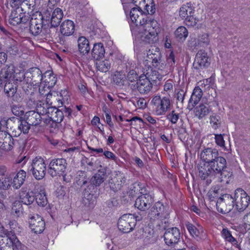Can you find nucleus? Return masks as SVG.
<instances>
[{
    "instance_id": "28",
    "label": "nucleus",
    "mask_w": 250,
    "mask_h": 250,
    "mask_svg": "<svg viewBox=\"0 0 250 250\" xmlns=\"http://www.w3.org/2000/svg\"><path fill=\"white\" fill-rule=\"evenodd\" d=\"M107 177L106 169L104 168L98 170L97 172L92 177L90 182L96 187L100 186L106 179Z\"/></svg>"
},
{
    "instance_id": "42",
    "label": "nucleus",
    "mask_w": 250,
    "mask_h": 250,
    "mask_svg": "<svg viewBox=\"0 0 250 250\" xmlns=\"http://www.w3.org/2000/svg\"><path fill=\"white\" fill-rule=\"evenodd\" d=\"M22 10L23 9L22 7H19L18 6L12 11L9 19L11 24L16 25L19 24L20 21V19H21V14L23 13L22 12Z\"/></svg>"
},
{
    "instance_id": "30",
    "label": "nucleus",
    "mask_w": 250,
    "mask_h": 250,
    "mask_svg": "<svg viewBox=\"0 0 250 250\" xmlns=\"http://www.w3.org/2000/svg\"><path fill=\"white\" fill-rule=\"evenodd\" d=\"M13 174L12 186L15 189L19 188L23 184L26 177V172L23 170H20L16 174Z\"/></svg>"
},
{
    "instance_id": "37",
    "label": "nucleus",
    "mask_w": 250,
    "mask_h": 250,
    "mask_svg": "<svg viewBox=\"0 0 250 250\" xmlns=\"http://www.w3.org/2000/svg\"><path fill=\"white\" fill-rule=\"evenodd\" d=\"M50 78H52L51 81H48L47 79L43 80L45 83L44 86H42V84L39 85V91L41 95L46 96L47 98V91H51L50 90V87L54 86L56 83V79L54 75H51Z\"/></svg>"
},
{
    "instance_id": "1",
    "label": "nucleus",
    "mask_w": 250,
    "mask_h": 250,
    "mask_svg": "<svg viewBox=\"0 0 250 250\" xmlns=\"http://www.w3.org/2000/svg\"><path fill=\"white\" fill-rule=\"evenodd\" d=\"M132 34L142 42L153 44L158 40L161 31L160 24L144 13L139 7H134L130 12Z\"/></svg>"
},
{
    "instance_id": "4",
    "label": "nucleus",
    "mask_w": 250,
    "mask_h": 250,
    "mask_svg": "<svg viewBox=\"0 0 250 250\" xmlns=\"http://www.w3.org/2000/svg\"><path fill=\"white\" fill-rule=\"evenodd\" d=\"M23 80L22 81L20 80L23 83H26V87L23 86V90L26 93L28 90V88L31 89V86L41 84V82L43 80V76L42 71L37 67L32 68L29 71L26 72L23 75Z\"/></svg>"
},
{
    "instance_id": "62",
    "label": "nucleus",
    "mask_w": 250,
    "mask_h": 250,
    "mask_svg": "<svg viewBox=\"0 0 250 250\" xmlns=\"http://www.w3.org/2000/svg\"><path fill=\"white\" fill-rule=\"evenodd\" d=\"M198 41L199 44L202 46L208 45L209 43V39L208 38V34H204L199 37Z\"/></svg>"
},
{
    "instance_id": "45",
    "label": "nucleus",
    "mask_w": 250,
    "mask_h": 250,
    "mask_svg": "<svg viewBox=\"0 0 250 250\" xmlns=\"http://www.w3.org/2000/svg\"><path fill=\"white\" fill-rule=\"evenodd\" d=\"M202 96L203 92L202 89L199 86H196L193 89L189 99V102L194 105H196L200 101Z\"/></svg>"
},
{
    "instance_id": "19",
    "label": "nucleus",
    "mask_w": 250,
    "mask_h": 250,
    "mask_svg": "<svg viewBox=\"0 0 250 250\" xmlns=\"http://www.w3.org/2000/svg\"><path fill=\"white\" fill-rule=\"evenodd\" d=\"M15 145L14 140L11 135L5 131L0 132V148L8 151L12 150Z\"/></svg>"
},
{
    "instance_id": "36",
    "label": "nucleus",
    "mask_w": 250,
    "mask_h": 250,
    "mask_svg": "<svg viewBox=\"0 0 250 250\" xmlns=\"http://www.w3.org/2000/svg\"><path fill=\"white\" fill-rule=\"evenodd\" d=\"M4 51L10 55H17L19 52L18 42L13 39H8L5 42Z\"/></svg>"
},
{
    "instance_id": "21",
    "label": "nucleus",
    "mask_w": 250,
    "mask_h": 250,
    "mask_svg": "<svg viewBox=\"0 0 250 250\" xmlns=\"http://www.w3.org/2000/svg\"><path fill=\"white\" fill-rule=\"evenodd\" d=\"M29 223L30 229L35 233H41L44 229L45 222L38 214L32 216Z\"/></svg>"
},
{
    "instance_id": "48",
    "label": "nucleus",
    "mask_w": 250,
    "mask_h": 250,
    "mask_svg": "<svg viewBox=\"0 0 250 250\" xmlns=\"http://www.w3.org/2000/svg\"><path fill=\"white\" fill-rule=\"evenodd\" d=\"M209 112L208 107L204 104H200L195 108V116L199 119H202L206 116Z\"/></svg>"
},
{
    "instance_id": "27",
    "label": "nucleus",
    "mask_w": 250,
    "mask_h": 250,
    "mask_svg": "<svg viewBox=\"0 0 250 250\" xmlns=\"http://www.w3.org/2000/svg\"><path fill=\"white\" fill-rule=\"evenodd\" d=\"M36 109L41 116H48L50 113L55 110V106H51L46 101V102L40 101L37 104Z\"/></svg>"
},
{
    "instance_id": "63",
    "label": "nucleus",
    "mask_w": 250,
    "mask_h": 250,
    "mask_svg": "<svg viewBox=\"0 0 250 250\" xmlns=\"http://www.w3.org/2000/svg\"><path fill=\"white\" fill-rule=\"evenodd\" d=\"M215 140L217 145L223 148H225V141L222 134H215Z\"/></svg>"
},
{
    "instance_id": "55",
    "label": "nucleus",
    "mask_w": 250,
    "mask_h": 250,
    "mask_svg": "<svg viewBox=\"0 0 250 250\" xmlns=\"http://www.w3.org/2000/svg\"><path fill=\"white\" fill-rule=\"evenodd\" d=\"M148 79L151 82H156L157 80H160L161 79V76L156 71H152V69L150 70V72H147L146 75V78Z\"/></svg>"
},
{
    "instance_id": "14",
    "label": "nucleus",
    "mask_w": 250,
    "mask_h": 250,
    "mask_svg": "<svg viewBox=\"0 0 250 250\" xmlns=\"http://www.w3.org/2000/svg\"><path fill=\"white\" fill-rule=\"evenodd\" d=\"M164 238L165 243L169 246H172L178 243L181 238L180 230L176 227H173L167 229L164 234Z\"/></svg>"
},
{
    "instance_id": "56",
    "label": "nucleus",
    "mask_w": 250,
    "mask_h": 250,
    "mask_svg": "<svg viewBox=\"0 0 250 250\" xmlns=\"http://www.w3.org/2000/svg\"><path fill=\"white\" fill-rule=\"evenodd\" d=\"M184 20L185 23L187 26L191 27L195 26L199 21L198 19L194 17L193 14H191Z\"/></svg>"
},
{
    "instance_id": "61",
    "label": "nucleus",
    "mask_w": 250,
    "mask_h": 250,
    "mask_svg": "<svg viewBox=\"0 0 250 250\" xmlns=\"http://www.w3.org/2000/svg\"><path fill=\"white\" fill-rule=\"evenodd\" d=\"M179 118V114L175 112V111L172 110L167 116V119L173 124H176Z\"/></svg>"
},
{
    "instance_id": "6",
    "label": "nucleus",
    "mask_w": 250,
    "mask_h": 250,
    "mask_svg": "<svg viewBox=\"0 0 250 250\" xmlns=\"http://www.w3.org/2000/svg\"><path fill=\"white\" fill-rule=\"evenodd\" d=\"M28 170L36 180L42 179L46 171V165L44 159L41 157H36L33 159Z\"/></svg>"
},
{
    "instance_id": "60",
    "label": "nucleus",
    "mask_w": 250,
    "mask_h": 250,
    "mask_svg": "<svg viewBox=\"0 0 250 250\" xmlns=\"http://www.w3.org/2000/svg\"><path fill=\"white\" fill-rule=\"evenodd\" d=\"M19 125L20 126V127L21 128V133L24 134L28 133L31 125L25 120H20Z\"/></svg>"
},
{
    "instance_id": "51",
    "label": "nucleus",
    "mask_w": 250,
    "mask_h": 250,
    "mask_svg": "<svg viewBox=\"0 0 250 250\" xmlns=\"http://www.w3.org/2000/svg\"><path fill=\"white\" fill-rule=\"evenodd\" d=\"M35 200L40 206L44 207L47 203V198L43 190H41L35 195Z\"/></svg>"
},
{
    "instance_id": "3",
    "label": "nucleus",
    "mask_w": 250,
    "mask_h": 250,
    "mask_svg": "<svg viewBox=\"0 0 250 250\" xmlns=\"http://www.w3.org/2000/svg\"><path fill=\"white\" fill-rule=\"evenodd\" d=\"M47 13L42 15L41 12H36L31 17L29 22V30L34 36L39 35L42 29L45 30L49 26V16Z\"/></svg>"
},
{
    "instance_id": "26",
    "label": "nucleus",
    "mask_w": 250,
    "mask_h": 250,
    "mask_svg": "<svg viewBox=\"0 0 250 250\" xmlns=\"http://www.w3.org/2000/svg\"><path fill=\"white\" fill-rule=\"evenodd\" d=\"M20 202L26 205H31L35 200V195L33 192L27 191V189L22 188L19 192Z\"/></svg>"
},
{
    "instance_id": "8",
    "label": "nucleus",
    "mask_w": 250,
    "mask_h": 250,
    "mask_svg": "<svg viewBox=\"0 0 250 250\" xmlns=\"http://www.w3.org/2000/svg\"><path fill=\"white\" fill-rule=\"evenodd\" d=\"M140 220L139 216H135L131 214H124L118 220V229L124 233L129 232L134 229L136 222Z\"/></svg>"
},
{
    "instance_id": "47",
    "label": "nucleus",
    "mask_w": 250,
    "mask_h": 250,
    "mask_svg": "<svg viewBox=\"0 0 250 250\" xmlns=\"http://www.w3.org/2000/svg\"><path fill=\"white\" fill-rule=\"evenodd\" d=\"M48 116H50L53 122L55 123L56 126L57 124L61 123L62 121L64 115L62 111L55 107V110L50 113Z\"/></svg>"
},
{
    "instance_id": "57",
    "label": "nucleus",
    "mask_w": 250,
    "mask_h": 250,
    "mask_svg": "<svg viewBox=\"0 0 250 250\" xmlns=\"http://www.w3.org/2000/svg\"><path fill=\"white\" fill-rule=\"evenodd\" d=\"M167 63L169 67L170 71H173L175 66L176 61L175 56L173 52H171L167 58Z\"/></svg>"
},
{
    "instance_id": "64",
    "label": "nucleus",
    "mask_w": 250,
    "mask_h": 250,
    "mask_svg": "<svg viewBox=\"0 0 250 250\" xmlns=\"http://www.w3.org/2000/svg\"><path fill=\"white\" fill-rule=\"evenodd\" d=\"M21 4L23 8L27 7L28 9H31L35 5V0H23Z\"/></svg>"
},
{
    "instance_id": "7",
    "label": "nucleus",
    "mask_w": 250,
    "mask_h": 250,
    "mask_svg": "<svg viewBox=\"0 0 250 250\" xmlns=\"http://www.w3.org/2000/svg\"><path fill=\"white\" fill-rule=\"evenodd\" d=\"M18 82L15 78V71L12 64L6 65L0 71V86L4 85V90L7 85H16Z\"/></svg>"
},
{
    "instance_id": "11",
    "label": "nucleus",
    "mask_w": 250,
    "mask_h": 250,
    "mask_svg": "<svg viewBox=\"0 0 250 250\" xmlns=\"http://www.w3.org/2000/svg\"><path fill=\"white\" fill-rule=\"evenodd\" d=\"M234 200L235 207L239 212L243 211L248 207L250 198L246 191L241 188L235 190Z\"/></svg>"
},
{
    "instance_id": "59",
    "label": "nucleus",
    "mask_w": 250,
    "mask_h": 250,
    "mask_svg": "<svg viewBox=\"0 0 250 250\" xmlns=\"http://www.w3.org/2000/svg\"><path fill=\"white\" fill-rule=\"evenodd\" d=\"M11 109L13 114L17 116H21L24 114L22 108L19 106V105L16 104H11Z\"/></svg>"
},
{
    "instance_id": "12",
    "label": "nucleus",
    "mask_w": 250,
    "mask_h": 250,
    "mask_svg": "<svg viewBox=\"0 0 250 250\" xmlns=\"http://www.w3.org/2000/svg\"><path fill=\"white\" fill-rule=\"evenodd\" d=\"M147 57L151 60V63L155 68L163 70L165 66V61L162 59V54L158 47H153L149 49L147 53Z\"/></svg>"
},
{
    "instance_id": "15",
    "label": "nucleus",
    "mask_w": 250,
    "mask_h": 250,
    "mask_svg": "<svg viewBox=\"0 0 250 250\" xmlns=\"http://www.w3.org/2000/svg\"><path fill=\"white\" fill-rule=\"evenodd\" d=\"M210 65V60L207 53L203 50H199L197 53L193 63V67L197 70L203 69Z\"/></svg>"
},
{
    "instance_id": "5",
    "label": "nucleus",
    "mask_w": 250,
    "mask_h": 250,
    "mask_svg": "<svg viewBox=\"0 0 250 250\" xmlns=\"http://www.w3.org/2000/svg\"><path fill=\"white\" fill-rule=\"evenodd\" d=\"M151 104L157 115H164L170 109L172 103L169 96L161 97L155 96L151 100Z\"/></svg>"
},
{
    "instance_id": "16",
    "label": "nucleus",
    "mask_w": 250,
    "mask_h": 250,
    "mask_svg": "<svg viewBox=\"0 0 250 250\" xmlns=\"http://www.w3.org/2000/svg\"><path fill=\"white\" fill-rule=\"evenodd\" d=\"M130 88L132 91L137 90L141 94H147L152 88V84L148 79L140 78L136 83L130 84Z\"/></svg>"
},
{
    "instance_id": "34",
    "label": "nucleus",
    "mask_w": 250,
    "mask_h": 250,
    "mask_svg": "<svg viewBox=\"0 0 250 250\" xmlns=\"http://www.w3.org/2000/svg\"><path fill=\"white\" fill-rule=\"evenodd\" d=\"M215 178L217 179L218 181L222 183L223 185H225L229 184L231 182L233 177L231 171H228L226 168H224L221 172H219V174L216 175Z\"/></svg>"
},
{
    "instance_id": "20",
    "label": "nucleus",
    "mask_w": 250,
    "mask_h": 250,
    "mask_svg": "<svg viewBox=\"0 0 250 250\" xmlns=\"http://www.w3.org/2000/svg\"><path fill=\"white\" fill-rule=\"evenodd\" d=\"M166 208L160 202H156L152 207L148 215L150 219L155 220L159 218H165Z\"/></svg>"
},
{
    "instance_id": "58",
    "label": "nucleus",
    "mask_w": 250,
    "mask_h": 250,
    "mask_svg": "<svg viewBox=\"0 0 250 250\" xmlns=\"http://www.w3.org/2000/svg\"><path fill=\"white\" fill-rule=\"evenodd\" d=\"M93 195L88 194L87 197H84L83 202L85 206L89 208H93L95 205V200L93 199Z\"/></svg>"
},
{
    "instance_id": "17",
    "label": "nucleus",
    "mask_w": 250,
    "mask_h": 250,
    "mask_svg": "<svg viewBox=\"0 0 250 250\" xmlns=\"http://www.w3.org/2000/svg\"><path fill=\"white\" fill-rule=\"evenodd\" d=\"M126 181L125 174L120 171H114V175L109 181L110 188L114 191L120 190Z\"/></svg>"
},
{
    "instance_id": "38",
    "label": "nucleus",
    "mask_w": 250,
    "mask_h": 250,
    "mask_svg": "<svg viewBox=\"0 0 250 250\" xmlns=\"http://www.w3.org/2000/svg\"><path fill=\"white\" fill-rule=\"evenodd\" d=\"M105 54V49L103 44L99 42L95 43L91 50L92 57L96 60L103 58Z\"/></svg>"
},
{
    "instance_id": "22",
    "label": "nucleus",
    "mask_w": 250,
    "mask_h": 250,
    "mask_svg": "<svg viewBox=\"0 0 250 250\" xmlns=\"http://www.w3.org/2000/svg\"><path fill=\"white\" fill-rule=\"evenodd\" d=\"M13 174H8L0 178V199L4 200L7 197L6 190L9 189L12 184Z\"/></svg>"
},
{
    "instance_id": "52",
    "label": "nucleus",
    "mask_w": 250,
    "mask_h": 250,
    "mask_svg": "<svg viewBox=\"0 0 250 250\" xmlns=\"http://www.w3.org/2000/svg\"><path fill=\"white\" fill-rule=\"evenodd\" d=\"M12 213L17 216H20L22 212V205L19 201H16L13 203Z\"/></svg>"
},
{
    "instance_id": "32",
    "label": "nucleus",
    "mask_w": 250,
    "mask_h": 250,
    "mask_svg": "<svg viewBox=\"0 0 250 250\" xmlns=\"http://www.w3.org/2000/svg\"><path fill=\"white\" fill-rule=\"evenodd\" d=\"M194 7L191 2H187L182 5L179 10V17L183 20L194 13Z\"/></svg>"
},
{
    "instance_id": "2",
    "label": "nucleus",
    "mask_w": 250,
    "mask_h": 250,
    "mask_svg": "<svg viewBox=\"0 0 250 250\" xmlns=\"http://www.w3.org/2000/svg\"><path fill=\"white\" fill-rule=\"evenodd\" d=\"M226 168V160L223 157L220 156L213 161L210 162V163L204 164L203 166H199V176L202 180L207 179V182L210 184L220 172Z\"/></svg>"
},
{
    "instance_id": "31",
    "label": "nucleus",
    "mask_w": 250,
    "mask_h": 250,
    "mask_svg": "<svg viewBox=\"0 0 250 250\" xmlns=\"http://www.w3.org/2000/svg\"><path fill=\"white\" fill-rule=\"evenodd\" d=\"M78 50L83 55H87L90 51L89 41L84 36H81L77 40Z\"/></svg>"
},
{
    "instance_id": "35",
    "label": "nucleus",
    "mask_w": 250,
    "mask_h": 250,
    "mask_svg": "<svg viewBox=\"0 0 250 250\" xmlns=\"http://www.w3.org/2000/svg\"><path fill=\"white\" fill-rule=\"evenodd\" d=\"M75 30V25L71 20L64 21L61 24L60 31L61 33L65 36H68L72 35Z\"/></svg>"
},
{
    "instance_id": "18",
    "label": "nucleus",
    "mask_w": 250,
    "mask_h": 250,
    "mask_svg": "<svg viewBox=\"0 0 250 250\" xmlns=\"http://www.w3.org/2000/svg\"><path fill=\"white\" fill-rule=\"evenodd\" d=\"M66 92L65 90H61L59 93L55 91H47V98L46 101L50 105L54 104L58 107L62 106L64 103V100L63 95Z\"/></svg>"
},
{
    "instance_id": "46",
    "label": "nucleus",
    "mask_w": 250,
    "mask_h": 250,
    "mask_svg": "<svg viewBox=\"0 0 250 250\" xmlns=\"http://www.w3.org/2000/svg\"><path fill=\"white\" fill-rule=\"evenodd\" d=\"M96 65L98 70L102 72H107L111 67L110 60L104 59V60H96Z\"/></svg>"
},
{
    "instance_id": "49",
    "label": "nucleus",
    "mask_w": 250,
    "mask_h": 250,
    "mask_svg": "<svg viewBox=\"0 0 250 250\" xmlns=\"http://www.w3.org/2000/svg\"><path fill=\"white\" fill-rule=\"evenodd\" d=\"M113 81L114 83L119 86L125 85V74L121 71H116L113 76Z\"/></svg>"
},
{
    "instance_id": "9",
    "label": "nucleus",
    "mask_w": 250,
    "mask_h": 250,
    "mask_svg": "<svg viewBox=\"0 0 250 250\" xmlns=\"http://www.w3.org/2000/svg\"><path fill=\"white\" fill-rule=\"evenodd\" d=\"M67 164L65 159L57 158L52 160L49 164L48 173L53 177L63 175L65 173Z\"/></svg>"
},
{
    "instance_id": "39",
    "label": "nucleus",
    "mask_w": 250,
    "mask_h": 250,
    "mask_svg": "<svg viewBox=\"0 0 250 250\" xmlns=\"http://www.w3.org/2000/svg\"><path fill=\"white\" fill-rule=\"evenodd\" d=\"M63 17V12L61 9L56 8L52 14L51 19H49V23L51 27H57L60 23Z\"/></svg>"
},
{
    "instance_id": "44",
    "label": "nucleus",
    "mask_w": 250,
    "mask_h": 250,
    "mask_svg": "<svg viewBox=\"0 0 250 250\" xmlns=\"http://www.w3.org/2000/svg\"><path fill=\"white\" fill-rule=\"evenodd\" d=\"M143 241L146 245L154 243L157 239L154 235V231L150 229H146L143 236Z\"/></svg>"
},
{
    "instance_id": "40",
    "label": "nucleus",
    "mask_w": 250,
    "mask_h": 250,
    "mask_svg": "<svg viewBox=\"0 0 250 250\" xmlns=\"http://www.w3.org/2000/svg\"><path fill=\"white\" fill-rule=\"evenodd\" d=\"M221 235L226 241L230 243L239 250H242L240 244L238 243L236 239L232 236L231 232L227 228H224L222 229Z\"/></svg>"
},
{
    "instance_id": "23",
    "label": "nucleus",
    "mask_w": 250,
    "mask_h": 250,
    "mask_svg": "<svg viewBox=\"0 0 250 250\" xmlns=\"http://www.w3.org/2000/svg\"><path fill=\"white\" fill-rule=\"evenodd\" d=\"M153 202L151 196L148 194H144L139 196L135 201V207L141 210L148 209Z\"/></svg>"
},
{
    "instance_id": "24",
    "label": "nucleus",
    "mask_w": 250,
    "mask_h": 250,
    "mask_svg": "<svg viewBox=\"0 0 250 250\" xmlns=\"http://www.w3.org/2000/svg\"><path fill=\"white\" fill-rule=\"evenodd\" d=\"M219 152L217 149L212 148H207L204 149L200 153V158L205 164L210 163L219 157Z\"/></svg>"
},
{
    "instance_id": "41",
    "label": "nucleus",
    "mask_w": 250,
    "mask_h": 250,
    "mask_svg": "<svg viewBox=\"0 0 250 250\" xmlns=\"http://www.w3.org/2000/svg\"><path fill=\"white\" fill-rule=\"evenodd\" d=\"M129 62L126 64V69L127 70V75L126 78L127 84L130 87V84L136 83V82H138L139 76L137 72L133 69L134 66H132L131 69L130 67H128Z\"/></svg>"
},
{
    "instance_id": "10",
    "label": "nucleus",
    "mask_w": 250,
    "mask_h": 250,
    "mask_svg": "<svg viewBox=\"0 0 250 250\" xmlns=\"http://www.w3.org/2000/svg\"><path fill=\"white\" fill-rule=\"evenodd\" d=\"M234 203V197L229 194H224L216 202L217 210L223 214L229 213L233 209Z\"/></svg>"
},
{
    "instance_id": "43",
    "label": "nucleus",
    "mask_w": 250,
    "mask_h": 250,
    "mask_svg": "<svg viewBox=\"0 0 250 250\" xmlns=\"http://www.w3.org/2000/svg\"><path fill=\"white\" fill-rule=\"evenodd\" d=\"M188 35L187 29L183 26H179L174 32L175 38L179 42H184Z\"/></svg>"
},
{
    "instance_id": "25",
    "label": "nucleus",
    "mask_w": 250,
    "mask_h": 250,
    "mask_svg": "<svg viewBox=\"0 0 250 250\" xmlns=\"http://www.w3.org/2000/svg\"><path fill=\"white\" fill-rule=\"evenodd\" d=\"M18 85H10L8 84L6 85L4 91L7 96L10 97L11 99V104H15L14 103H20L21 102L22 98L20 94L17 92Z\"/></svg>"
},
{
    "instance_id": "50",
    "label": "nucleus",
    "mask_w": 250,
    "mask_h": 250,
    "mask_svg": "<svg viewBox=\"0 0 250 250\" xmlns=\"http://www.w3.org/2000/svg\"><path fill=\"white\" fill-rule=\"evenodd\" d=\"M76 183L81 187L85 186L88 182L89 178L85 171H79L76 177Z\"/></svg>"
},
{
    "instance_id": "13",
    "label": "nucleus",
    "mask_w": 250,
    "mask_h": 250,
    "mask_svg": "<svg viewBox=\"0 0 250 250\" xmlns=\"http://www.w3.org/2000/svg\"><path fill=\"white\" fill-rule=\"evenodd\" d=\"M20 242L14 234L8 233L0 235V248L1 250H15Z\"/></svg>"
},
{
    "instance_id": "53",
    "label": "nucleus",
    "mask_w": 250,
    "mask_h": 250,
    "mask_svg": "<svg viewBox=\"0 0 250 250\" xmlns=\"http://www.w3.org/2000/svg\"><path fill=\"white\" fill-rule=\"evenodd\" d=\"M185 225L190 234L193 237L196 238L199 236L200 232L195 226L188 222H186Z\"/></svg>"
},
{
    "instance_id": "33",
    "label": "nucleus",
    "mask_w": 250,
    "mask_h": 250,
    "mask_svg": "<svg viewBox=\"0 0 250 250\" xmlns=\"http://www.w3.org/2000/svg\"><path fill=\"white\" fill-rule=\"evenodd\" d=\"M19 124L20 120L18 118H16L14 121L9 120L6 122V128L11 131L12 134L16 137L20 136L21 133Z\"/></svg>"
},
{
    "instance_id": "54",
    "label": "nucleus",
    "mask_w": 250,
    "mask_h": 250,
    "mask_svg": "<svg viewBox=\"0 0 250 250\" xmlns=\"http://www.w3.org/2000/svg\"><path fill=\"white\" fill-rule=\"evenodd\" d=\"M210 123L214 129H217L221 124V119L219 116L212 115L210 116Z\"/></svg>"
},
{
    "instance_id": "29",
    "label": "nucleus",
    "mask_w": 250,
    "mask_h": 250,
    "mask_svg": "<svg viewBox=\"0 0 250 250\" xmlns=\"http://www.w3.org/2000/svg\"><path fill=\"white\" fill-rule=\"evenodd\" d=\"M25 119L31 125L36 126L40 124L42 117L38 112L32 110L26 113Z\"/></svg>"
}]
</instances>
